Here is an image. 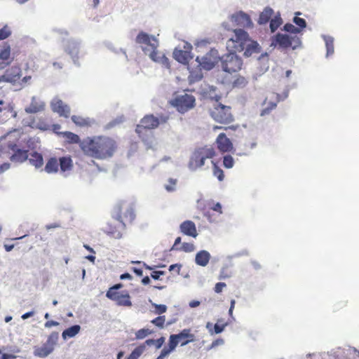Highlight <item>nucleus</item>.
Segmentation results:
<instances>
[{
	"instance_id": "f257e3e1",
	"label": "nucleus",
	"mask_w": 359,
	"mask_h": 359,
	"mask_svg": "<svg viewBox=\"0 0 359 359\" xmlns=\"http://www.w3.org/2000/svg\"><path fill=\"white\" fill-rule=\"evenodd\" d=\"M117 148L116 141L107 136L88 137L82 140L80 145L86 156L100 160L112 157Z\"/></svg>"
},
{
	"instance_id": "f03ea898",
	"label": "nucleus",
	"mask_w": 359,
	"mask_h": 359,
	"mask_svg": "<svg viewBox=\"0 0 359 359\" xmlns=\"http://www.w3.org/2000/svg\"><path fill=\"white\" fill-rule=\"evenodd\" d=\"M234 36L229 40L228 44L235 52L244 51V55L250 56L254 53L259 52V46L257 41H252L248 34L242 29L233 30Z\"/></svg>"
},
{
	"instance_id": "7ed1b4c3",
	"label": "nucleus",
	"mask_w": 359,
	"mask_h": 359,
	"mask_svg": "<svg viewBox=\"0 0 359 359\" xmlns=\"http://www.w3.org/2000/svg\"><path fill=\"white\" fill-rule=\"evenodd\" d=\"M158 126L159 121L157 117L153 114H147L137 125L135 132L143 142H147L153 135L151 130L156 128Z\"/></svg>"
},
{
	"instance_id": "20e7f679",
	"label": "nucleus",
	"mask_w": 359,
	"mask_h": 359,
	"mask_svg": "<svg viewBox=\"0 0 359 359\" xmlns=\"http://www.w3.org/2000/svg\"><path fill=\"white\" fill-rule=\"evenodd\" d=\"M215 154V149L212 146H204L196 149L191 156L189 168L193 170L201 168L206 159L212 158Z\"/></svg>"
},
{
	"instance_id": "39448f33",
	"label": "nucleus",
	"mask_w": 359,
	"mask_h": 359,
	"mask_svg": "<svg viewBox=\"0 0 359 359\" xmlns=\"http://www.w3.org/2000/svg\"><path fill=\"white\" fill-rule=\"evenodd\" d=\"M301 44V39L297 35L278 33L271 39V45L282 50H294L300 47Z\"/></svg>"
},
{
	"instance_id": "423d86ee",
	"label": "nucleus",
	"mask_w": 359,
	"mask_h": 359,
	"mask_svg": "<svg viewBox=\"0 0 359 359\" xmlns=\"http://www.w3.org/2000/svg\"><path fill=\"white\" fill-rule=\"evenodd\" d=\"M210 116L216 122L223 125H231L234 121L231 107L221 103L214 105L210 110Z\"/></svg>"
},
{
	"instance_id": "0eeeda50",
	"label": "nucleus",
	"mask_w": 359,
	"mask_h": 359,
	"mask_svg": "<svg viewBox=\"0 0 359 359\" xmlns=\"http://www.w3.org/2000/svg\"><path fill=\"white\" fill-rule=\"evenodd\" d=\"M169 102L177 111L184 114L195 107L196 99L194 95L185 93L176 96Z\"/></svg>"
},
{
	"instance_id": "6e6552de",
	"label": "nucleus",
	"mask_w": 359,
	"mask_h": 359,
	"mask_svg": "<svg viewBox=\"0 0 359 359\" xmlns=\"http://www.w3.org/2000/svg\"><path fill=\"white\" fill-rule=\"evenodd\" d=\"M59 334L57 332H52L47 338L46 341L41 346H36L34 349L35 356L45 358L53 353L55 346L57 343Z\"/></svg>"
},
{
	"instance_id": "1a4fd4ad",
	"label": "nucleus",
	"mask_w": 359,
	"mask_h": 359,
	"mask_svg": "<svg viewBox=\"0 0 359 359\" xmlns=\"http://www.w3.org/2000/svg\"><path fill=\"white\" fill-rule=\"evenodd\" d=\"M222 68L228 73L236 72L241 69L243 61L235 53H230L221 57Z\"/></svg>"
},
{
	"instance_id": "9d476101",
	"label": "nucleus",
	"mask_w": 359,
	"mask_h": 359,
	"mask_svg": "<svg viewBox=\"0 0 359 359\" xmlns=\"http://www.w3.org/2000/svg\"><path fill=\"white\" fill-rule=\"evenodd\" d=\"M219 60H221V58L218 55V52L215 49H211L201 57L198 56L196 57L199 66L206 70L212 69Z\"/></svg>"
},
{
	"instance_id": "9b49d317",
	"label": "nucleus",
	"mask_w": 359,
	"mask_h": 359,
	"mask_svg": "<svg viewBox=\"0 0 359 359\" xmlns=\"http://www.w3.org/2000/svg\"><path fill=\"white\" fill-rule=\"evenodd\" d=\"M126 228V224L123 222L120 219H117L116 217L107 224L104 229V232L116 239L121 238L123 235V231Z\"/></svg>"
},
{
	"instance_id": "f8f14e48",
	"label": "nucleus",
	"mask_w": 359,
	"mask_h": 359,
	"mask_svg": "<svg viewBox=\"0 0 359 359\" xmlns=\"http://www.w3.org/2000/svg\"><path fill=\"white\" fill-rule=\"evenodd\" d=\"M116 218L117 219L122 220L123 222V224H125L126 223L132 222L135 217L133 209L128 204L126 203H122L118 205L116 208Z\"/></svg>"
},
{
	"instance_id": "ddd939ff",
	"label": "nucleus",
	"mask_w": 359,
	"mask_h": 359,
	"mask_svg": "<svg viewBox=\"0 0 359 359\" xmlns=\"http://www.w3.org/2000/svg\"><path fill=\"white\" fill-rule=\"evenodd\" d=\"M22 76V70L19 65H13L8 68L4 74L0 76V82L15 83L18 81Z\"/></svg>"
},
{
	"instance_id": "4468645a",
	"label": "nucleus",
	"mask_w": 359,
	"mask_h": 359,
	"mask_svg": "<svg viewBox=\"0 0 359 359\" xmlns=\"http://www.w3.org/2000/svg\"><path fill=\"white\" fill-rule=\"evenodd\" d=\"M135 42L141 45L142 48V46H147L149 48H158L159 46L158 40L156 36L149 35L142 31L137 35Z\"/></svg>"
},
{
	"instance_id": "2eb2a0df",
	"label": "nucleus",
	"mask_w": 359,
	"mask_h": 359,
	"mask_svg": "<svg viewBox=\"0 0 359 359\" xmlns=\"http://www.w3.org/2000/svg\"><path fill=\"white\" fill-rule=\"evenodd\" d=\"M106 297L115 302L117 305L123 306H131L132 302L130 301V296L128 291H124L122 293H112L111 291H107Z\"/></svg>"
},
{
	"instance_id": "dca6fc26",
	"label": "nucleus",
	"mask_w": 359,
	"mask_h": 359,
	"mask_svg": "<svg viewBox=\"0 0 359 359\" xmlns=\"http://www.w3.org/2000/svg\"><path fill=\"white\" fill-rule=\"evenodd\" d=\"M142 50L145 54H148L151 60L154 62H160L167 67H169L168 58L165 55L161 54L157 48H149L147 46H142Z\"/></svg>"
},
{
	"instance_id": "f3484780",
	"label": "nucleus",
	"mask_w": 359,
	"mask_h": 359,
	"mask_svg": "<svg viewBox=\"0 0 359 359\" xmlns=\"http://www.w3.org/2000/svg\"><path fill=\"white\" fill-rule=\"evenodd\" d=\"M8 148L13 151L10 160L15 163H23L28 158V150L18 149L16 144H9Z\"/></svg>"
},
{
	"instance_id": "a211bd4d",
	"label": "nucleus",
	"mask_w": 359,
	"mask_h": 359,
	"mask_svg": "<svg viewBox=\"0 0 359 359\" xmlns=\"http://www.w3.org/2000/svg\"><path fill=\"white\" fill-rule=\"evenodd\" d=\"M231 21L236 25L242 27H250L252 25L250 16L242 11L233 14L231 16Z\"/></svg>"
},
{
	"instance_id": "6ab92c4d",
	"label": "nucleus",
	"mask_w": 359,
	"mask_h": 359,
	"mask_svg": "<svg viewBox=\"0 0 359 359\" xmlns=\"http://www.w3.org/2000/svg\"><path fill=\"white\" fill-rule=\"evenodd\" d=\"M217 149L222 153L229 152L233 149V144L225 133H220L216 139Z\"/></svg>"
},
{
	"instance_id": "aec40b11",
	"label": "nucleus",
	"mask_w": 359,
	"mask_h": 359,
	"mask_svg": "<svg viewBox=\"0 0 359 359\" xmlns=\"http://www.w3.org/2000/svg\"><path fill=\"white\" fill-rule=\"evenodd\" d=\"M180 229L184 235L193 238H196L198 236L196 224L191 220L183 222L180 226Z\"/></svg>"
},
{
	"instance_id": "412c9836",
	"label": "nucleus",
	"mask_w": 359,
	"mask_h": 359,
	"mask_svg": "<svg viewBox=\"0 0 359 359\" xmlns=\"http://www.w3.org/2000/svg\"><path fill=\"white\" fill-rule=\"evenodd\" d=\"M51 109L60 116L68 117L70 113L69 107L61 100H55L51 102Z\"/></svg>"
},
{
	"instance_id": "4be33fe9",
	"label": "nucleus",
	"mask_w": 359,
	"mask_h": 359,
	"mask_svg": "<svg viewBox=\"0 0 359 359\" xmlns=\"http://www.w3.org/2000/svg\"><path fill=\"white\" fill-rule=\"evenodd\" d=\"M11 46L7 43H4L0 48V65L2 68L11 64Z\"/></svg>"
},
{
	"instance_id": "5701e85b",
	"label": "nucleus",
	"mask_w": 359,
	"mask_h": 359,
	"mask_svg": "<svg viewBox=\"0 0 359 359\" xmlns=\"http://www.w3.org/2000/svg\"><path fill=\"white\" fill-rule=\"evenodd\" d=\"M176 337L182 346L195 341V335L191 333V329H184Z\"/></svg>"
},
{
	"instance_id": "b1692460",
	"label": "nucleus",
	"mask_w": 359,
	"mask_h": 359,
	"mask_svg": "<svg viewBox=\"0 0 359 359\" xmlns=\"http://www.w3.org/2000/svg\"><path fill=\"white\" fill-rule=\"evenodd\" d=\"M173 57L182 64H187L192 57L189 51L175 49L173 52Z\"/></svg>"
},
{
	"instance_id": "393cba45",
	"label": "nucleus",
	"mask_w": 359,
	"mask_h": 359,
	"mask_svg": "<svg viewBox=\"0 0 359 359\" xmlns=\"http://www.w3.org/2000/svg\"><path fill=\"white\" fill-rule=\"evenodd\" d=\"M43 109L44 104L39 102L35 97H33L29 106L25 109V111L29 114H35L43 111Z\"/></svg>"
},
{
	"instance_id": "a878e982",
	"label": "nucleus",
	"mask_w": 359,
	"mask_h": 359,
	"mask_svg": "<svg viewBox=\"0 0 359 359\" xmlns=\"http://www.w3.org/2000/svg\"><path fill=\"white\" fill-rule=\"evenodd\" d=\"M210 259V253L208 251L201 250L196 254L195 262L199 266H205L208 264Z\"/></svg>"
},
{
	"instance_id": "bb28decb",
	"label": "nucleus",
	"mask_w": 359,
	"mask_h": 359,
	"mask_svg": "<svg viewBox=\"0 0 359 359\" xmlns=\"http://www.w3.org/2000/svg\"><path fill=\"white\" fill-rule=\"evenodd\" d=\"M60 135L62 136L68 144H79L80 146L82 142L78 135L72 132H60Z\"/></svg>"
},
{
	"instance_id": "cd10ccee",
	"label": "nucleus",
	"mask_w": 359,
	"mask_h": 359,
	"mask_svg": "<svg viewBox=\"0 0 359 359\" xmlns=\"http://www.w3.org/2000/svg\"><path fill=\"white\" fill-rule=\"evenodd\" d=\"M44 170L47 173H55L59 170V162L55 157H52L47 161Z\"/></svg>"
},
{
	"instance_id": "c85d7f7f",
	"label": "nucleus",
	"mask_w": 359,
	"mask_h": 359,
	"mask_svg": "<svg viewBox=\"0 0 359 359\" xmlns=\"http://www.w3.org/2000/svg\"><path fill=\"white\" fill-rule=\"evenodd\" d=\"M32 165L36 168H41L43 164V158L40 153L34 151L30 154V157L27 158Z\"/></svg>"
},
{
	"instance_id": "c756f323",
	"label": "nucleus",
	"mask_w": 359,
	"mask_h": 359,
	"mask_svg": "<svg viewBox=\"0 0 359 359\" xmlns=\"http://www.w3.org/2000/svg\"><path fill=\"white\" fill-rule=\"evenodd\" d=\"M59 168L62 172L71 170L73 168V162L69 156H63L59 158Z\"/></svg>"
},
{
	"instance_id": "7c9ffc66",
	"label": "nucleus",
	"mask_w": 359,
	"mask_h": 359,
	"mask_svg": "<svg viewBox=\"0 0 359 359\" xmlns=\"http://www.w3.org/2000/svg\"><path fill=\"white\" fill-rule=\"evenodd\" d=\"M81 330V327L79 325H74L65 330L62 333V337L64 339L75 337Z\"/></svg>"
},
{
	"instance_id": "2f4dec72",
	"label": "nucleus",
	"mask_w": 359,
	"mask_h": 359,
	"mask_svg": "<svg viewBox=\"0 0 359 359\" xmlns=\"http://www.w3.org/2000/svg\"><path fill=\"white\" fill-rule=\"evenodd\" d=\"M263 105H266V107H264L260 112V116H264L271 114V111L276 107L277 102H267V98H266L263 102Z\"/></svg>"
},
{
	"instance_id": "473e14b6",
	"label": "nucleus",
	"mask_w": 359,
	"mask_h": 359,
	"mask_svg": "<svg viewBox=\"0 0 359 359\" xmlns=\"http://www.w3.org/2000/svg\"><path fill=\"white\" fill-rule=\"evenodd\" d=\"M273 14V10L271 8H266L262 12L259 17L258 22L261 25L266 24L269 21Z\"/></svg>"
},
{
	"instance_id": "72a5a7b5",
	"label": "nucleus",
	"mask_w": 359,
	"mask_h": 359,
	"mask_svg": "<svg viewBox=\"0 0 359 359\" xmlns=\"http://www.w3.org/2000/svg\"><path fill=\"white\" fill-rule=\"evenodd\" d=\"M179 343L176 334H171L169 337L168 346L164 347L163 349L170 354L175 349Z\"/></svg>"
},
{
	"instance_id": "f704fd0d",
	"label": "nucleus",
	"mask_w": 359,
	"mask_h": 359,
	"mask_svg": "<svg viewBox=\"0 0 359 359\" xmlns=\"http://www.w3.org/2000/svg\"><path fill=\"white\" fill-rule=\"evenodd\" d=\"M165 341V338L163 337H161L157 339H147L143 344V345L145 346V348H147V346H151L152 345H156V348L157 349L160 348L163 343Z\"/></svg>"
},
{
	"instance_id": "c9c22d12",
	"label": "nucleus",
	"mask_w": 359,
	"mask_h": 359,
	"mask_svg": "<svg viewBox=\"0 0 359 359\" xmlns=\"http://www.w3.org/2000/svg\"><path fill=\"white\" fill-rule=\"evenodd\" d=\"M145 350V346L142 344L137 346L126 359H137L144 352Z\"/></svg>"
},
{
	"instance_id": "e433bc0d",
	"label": "nucleus",
	"mask_w": 359,
	"mask_h": 359,
	"mask_svg": "<svg viewBox=\"0 0 359 359\" xmlns=\"http://www.w3.org/2000/svg\"><path fill=\"white\" fill-rule=\"evenodd\" d=\"M72 121L79 126H89L90 125V121L89 119L84 118L79 116H72Z\"/></svg>"
},
{
	"instance_id": "4c0bfd02",
	"label": "nucleus",
	"mask_w": 359,
	"mask_h": 359,
	"mask_svg": "<svg viewBox=\"0 0 359 359\" xmlns=\"http://www.w3.org/2000/svg\"><path fill=\"white\" fill-rule=\"evenodd\" d=\"M13 112V107L8 104H5L3 100H0V113H3V116L4 118H7L9 114H12Z\"/></svg>"
},
{
	"instance_id": "58836bf2",
	"label": "nucleus",
	"mask_w": 359,
	"mask_h": 359,
	"mask_svg": "<svg viewBox=\"0 0 359 359\" xmlns=\"http://www.w3.org/2000/svg\"><path fill=\"white\" fill-rule=\"evenodd\" d=\"M283 30L291 35H297L301 32L300 28L295 27L291 23H286L283 27Z\"/></svg>"
},
{
	"instance_id": "ea45409f",
	"label": "nucleus",
	"mask_w": 359,
	"mask_h": 359,
	"mask_svg": "<svg viewBox=\"0 0 359 359\" xmlns=\"http://www.w3.org/2000/svg\"><path fill=\"white\" fill-rule=\"evenodd\" d=\"M153 331L148 329V328H142L139 330H137L135 335V339H143L147 336L153 334Z\"/></svg>"
},
{
	"instance_id": "a19ab883",
	"label": "nucleus",
	"mask_w": 359,
	"mask_h": 359,
	"mask_svg": "<svg viewBox=\"0 0 359 359\" xmlns=\"http://www.w3.org/2000/svg\"><path fill=\"white\" fill-rule=\"evenodd\" d=\"M151 323L159 329H163L165 324V316H159L151 320Z\"/></svg>"
},
{
	"instance_id": "79ce46f5",
	"label": "nucleus",
	"mask_w": 359,
	"mask_h": 359,
	"mask_svg": "<svg viewBox=\"0 0 359 359\" xmlns=\"http://www.w3.org/2000/svg\"><path fill=\"white\" fill-rule=\"evenodd\" d=\"M12 30L8 25H5L2 28L0 29V41L8 39L11 36Z\"/></svg>"
},
{
	"instance_id": "37998d69",
	"label": "nucleus",
	"mask_w": 359,
	"mask_h": 359,
	"mask_svg": "<svg viewBox=\"0 0 359 359\" xmlns=\"http://www.w3.org/2000/svg\"><path fill=\"white\" fill-rule=\"evenodd\" d=\"M213 163V175L215 177H216L219 181H222L224 178V171L217 165L216 163H215L213 161H212Z\"/></svg>"
},
{
	"instance_id": "c03bdc74",
	"label": "nucleus",
	"mask_w": 359,
	"mask_h": 359,
	"mask_svg": "<svg viewBox=\"0 0 359 359\" xmlns=\"http://www.w3.org/2000/svg\"><path fill=\"white\" fill-rule=\"evenodd\" d=\"M296 16L293 19L294 23H295L301 29V31L302 29L305 28L306 27V22L304 19L299 18L297 15H301L300 12H297Z\"/></svg>"
},
{
	"instance_id": "a18cd8bd",
	"label": "nucleus",
	"mask_w": 359,
	"mask_h": 359,
	"mask_svg": "<svg viewBox=\"0 0 359 359\" xmlns=\"http://www.w3.org/2000/svg\"><path fill=\"white\" fill-rule=\"evenodd\" d=\"M152 307L155 309L154 313L155 314L161 315L166 312L167 306L165 304H157L155 303H151Z\"/></svg>"
},
{
	"instance_id": "49530a36",
	"label": "nucleus",
	"mask_w": 359,
	"mask_h": 359,
	"mask_svg": "<svg viewBox=\"0 0 359 359\" xmlns=\"http://www.w3.org/2000/svg\"><path fill=\"white\" fill-rule=\"evenodd\" d=\"M282 20L280 18H275L270 21V29L272 32H274L281 25Z\"/></svg>"
},
{
	"instance_id": "de8ad7c7",
	"label": "nucleus",
	"mask_w": 359,
	"mask_h": 359,
	"mask_svg": "<svg viewBox=\"0 0 359 359\" xmlns=\"http://www.w3.org/2000/svg\"><path fill=\"white\" fill-rule=\"evenodd\" d=\"M223 165L226 168H231L234 165V160L230 155L224 156Z\"/></svg>"
},
{
	"instance_id": "09e8293b",
	"label": "nucleus",
	"mask_w": 359,
	"mask_h": 359,
	"mask_svg": "<svg viewBox=\"0 0 359 359\" xmlns=\"http://www.w3.org/2000/svg\"><path fill=\"white\" fill-rule=\"evenodd\" d=\"M195 250L194 245L191 243H183L178 250L185 252H191Z\"/></svg>"
},
{
	"instance_id": "8fccbe9b",
	"label": "nucleus",
	"mask_w": 359,
	"mask_h": 359,
	"mask_svg": "<svg viewBox=\"0 0 359 359\" xmlns=\"http://www.w3.org/2000/svg\"><path fill=\"white\" fill-rule=\"evenodd\" d=\"M177 183L176 179L169 178L168 184L165 186V189L169 192L174 191L176 189Z\"/></svg>"
},
{
	"instance_id": "3c124183",
	"label": "nucleus",
	"mask_w": 359,
	"mask_h": 359,
	"mask_svg": "<svg viewBox=\"0 0 359 359\" xmlns=\"http://www.w3.org/2000/svg\"><path fill=\"white\" fill-rule=\"evenodd\" d=\"M239 128H240V126L238 124H231V125L229 124L228 126H226V127L215 126H214L213 129H214V130H219V129H224L226 130H231L233 131H236Z\"/></svg>"
},
{
	"instance_id": "603ef678",
	"label": "nucleus",
	"mask_w": 359,
	"mask_h": 359,
	"mask_svg": "<svg viewBox=\"0 0 359 359\" xmlns=\"http://www.w3.org/2000/svg\"><path fill=\"white\" fill-rule=\"evenodd\" d=\"M327 55H331L334 53V43L332 39H327L325 41Z\"/></svg>"
},
{
	"instance_id": "864d4df0",
	"label": "nucleus",
	"mask_w": 359,
	"mask_h": 359,
	"mask_svg": "<svg viewBox=\"0 0 359 359\" xmlns=\"http://www.w3.org/2000/svg\"><path fill=\"white\" fill-rule=\"evenodd\" d=\"M231 276V273L230 271H229V269L227 267H225L221 270V272H220V274L219 276V279H220V280L225 279V278H228Z\"/></svg>"
},
{
	"instance_id": "5fc2aeb1",
	"label": "nucleus",
	"mask_w": 359,
	"mask_h": 359,
	"mask_svg": "<svg viewBox=\"0 0 359 359\" xmlns=\"http://www.w3.org/2000/svg\"><path fill=\"white\" fill-rule=\"evenodd\" d=\"M247 83L248 82L244 77L240 76L234 81L233 86L236 87L244 86L247 84Z\"/></svg>"
},
{
	"instance_id": "6e6d98bb",
	"label": "nucleus",
	"mask_w": 359,
	"mask_h": 359,
	"mask_svg": "<svg viewBox=\"0 0 359 359\" xmlns=\"http://www.w3.org/2000/svg\"><path fill=\"white\" fill-rule=\"evenodd\" d=\"M226 286V283L219 282L216 283L214 290L216 293L222 292V290Z\"/></svg>"
},
{
	"instance_id": "4d7b16f0",
	"label": "nucleus",
	"mask_w": 359,
	"mask_h": 359,
	"mask_svg": "<svg viewBox=\"0 0 359 359\" xmlns=\"http://www.w3.org/2000/svg\"><path fill=\"white\" fill-rule=\"evenodd\" d=\"M165 274L163 271H154L151 273V277L154 280H158L160 276Z\"/></svg>"
},
{
	"instance_id": "13d9d810",
	"label": "nucleus",
	"mask_w": 359,
	"mask_h": 359,
	"mask_svg": "<svg viewBox=\"0 0 359 359\" xmlns=\"http://www.w3.org/2000/svg\"><path fill=\"white\" fill-rule=\"evenodd\" d=\"M123 286V285L122 283H118V284H116V285H113L112 287H111L108 290V291H111L112 293H118V292L117 290L122 288Z\"/></svg>"
},
{
	"instance_id": "bf43d9fd",
	"label": "nucleus",
	"mask_w": 359,
	"mask_h": 359,
	"mask_svg": "<svg viewBox=\"0 0 359 359\" xmlns=\"http://www.w3.org/2000/svg\"><path fill=\"white\" fill-rule=\"evenodd\" d=\"M157 120L159 121V125L161 123H165L169 120V116L161 114L159 117H157Z\"/></svg>"
},
{
	"instance_id": "052dcab7",
	"label": "nucleus",
	"mask_w": 359,
	"mask_h": 359,
	"mask_svg": "<svg viewBox=\"0 0 359 359\" xmlns=\"http://www.w3.org/2000/svg\"><path fill=\"white\" fill-rule=\"evenodd\" d=\"M225 325H219L217 323H216L214 326L215 333H216V334L221 333L224 330Z\"/></svg>"
},
{
	"instance_id": "680f3d73",
	"label": "nucleus",
	"mask_w": 359,
	"mask_h": 359,
	"mask_svg": "<svg viewBox=\"0 0 359 359\" xmlns=\"http://www.w3.org/2000/svg\"><path fill=\"white\" fill-rule=\"evenodd\" d=\"M59 323L55 320H48L46 321L44 324L45 327L50 328L53 326H57Z\"/></svg>"
},
{
	"instance_id": "e2e57ef3",
	"label": "nucleus",
	"mask_w": 359,
	"mask_h": 359,
	"mask_svg": "<svg viewBox=\"0 0 359 359\" xmlns=\"http://www.w3.org/2000/svg\"><path fill=\"white\" fill-rule=\"evenodd\" d=\"M2 351L0 349V359H14L15 356L12 354L2 353Z\"/></svg>"
},
{
	"instance_id": "0e129e2a",
	"label": "nucleus",
	"mask_w": 359,
	"mask_h": 359,
	"mask_svg": "<svg viewBox=\"0 0 359 359\" xmlns=\"http://www.w3.org/2000/svg\"><path fill=\"white\" fill-rule=\"evenodd\" d=\"M211 209L215 212H217L219 213H222V205L219 203H217L215 204H214L212 205V207L211 208Z\"/></svg>"
},
{
	"instance_id": "69168bd1",
	"label": "nucleus",
	"mask_w": 359,
	"mask_h": 359,
	"mask_svg": "<svg viewBox=\"0 0 359 359\" xmlns=\"http://www.w3.org/2000/svg\"><path fill=\"white\" fill-rule=\"evenodd\" d=\"M181 265L178 264H172L169 267V271L177 270V273H180Z\"/></svg>"
},
{
	"instance_id": "338daca9",
	"label": "nucleus",
	"mask_w": 359,
	"mask_h": 359,
	"mask_svg": "<svg viewBox=\"0 0 359 359\" xmlns=\"http://www.w3.org/2000/svg\"><path fill=\"white\" fill-rule=\"evenodd\" d=\"M10 168V163H4L0 165V173L7 170Z\"/></svg>"
},
{
	"instance_id": "774afa93",
	"label": "nucleus",
	"mask_w": 359,
	"mask_h": 359,
	"mask_svg": "<svg viewBox=\"0 0 359 359\" xmlns=\"http://www.w3.org/2000/svg\"><path fill=\"white\" fill-rule=\"evenodd\" d=\"M169 353H167V351H165V350H162L160 355L156 358V359H163L165 357H166L167 355H168Z\"/></svg>"
}]
</instances>
